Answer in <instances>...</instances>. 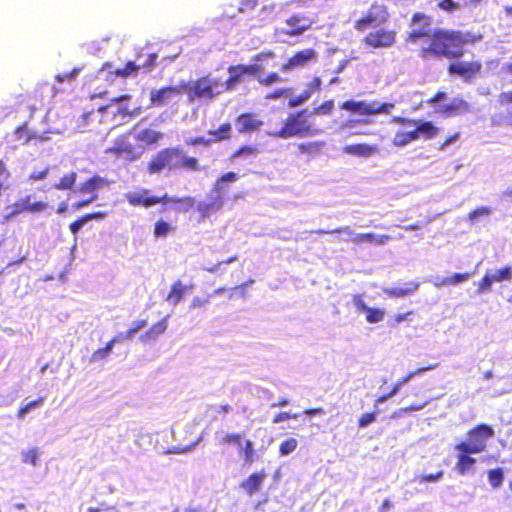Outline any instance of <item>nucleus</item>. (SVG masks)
<instances>
[{"label":"nucleus","mask_w":512,"mask_h":512,"mask_svg":"<svg viewBox=\"0 0 512 512\" xmlns=\"http://www.w3.org/2000/svg\"><path fill=\"white\" fill-rule=\"evenodd\" d=\"M431 25V16L421 12L414 13L410 21L411 31L407 36V41L411 43L425 39L418 50V56L424 61L461 59L465 55L466 45H473L483 39L481 33L443 28L431 30Z\"/></svg>","instance_id":"f257e3e1"},{"label":"nucleus","mask_w":512,"mask_h":512,"mask_svg":"<svg viewBox=\"0 0 512 512\" xmlns=\"http://www.w3.org/2000/svg\"><path fill=\"white\" fill-rule=\"evenodd\" d=\"M276 58L277 56L274 51L264 50L255 54L250 64L230 65L227 68L229 76L225 81H222L225 92L234 89L242 83L246 76L255 78L259 85L264 87L283 82L284 78L276 71L264 73L265 69L277 66Z\"/></svg>","instance_id":"f03ea898"},{"label":"nucleus","mask_w":512,"mask_h":512,"mask_svg":"<svg viewBox=\"0 0 512 512\" xmlns=\"http://www.w3.org/2000/svg\"><path fill=\"white\" fill-rule=\"evenodd\" d=\"M183 168L190 171L201 169L198 159L195 157H184L180 147H169L160 150L147 164L149 174L160 173L164 169L173 170Z\"/></svg>","instance_id":"7ed1b4c3"},{"label":"nucleus","mask_w":512,"mask_h":512,"mask_svg":"<svg viewBox=\"0 0 512 512\" xmlns=\"http://www.w3.org/2000/svg\"><path fill=\"white\" fill-rule=\"evenodd\" d=\"M391 121L401 126H414L411 131H398L395 133L392 144L396 147H404L420 138L433 139L439 133V128L431 121L416 120L402 116H394Z\"/></svg>","instance_id":"20e7f679"},{"label":"nucleus","mask_w":512,"mask_h":512,"mask_svg":"<svg viewBox=\"0 0 512 512\" xmlns=\"http://www.w3.org/2000/svg\"><path fill=\"white\" fill-rule=\"evenodd\" d=\"M320 133V129L315 128L309 121L307 110H300L288 114L283 121L281 128L271 136L288 139L292 137H309Z\"/></svg>","instance_id":"39448f33"},{"label":"nucleus","mask_w":512,"mask_h":512,"mask_svg":"<svg viewBox=\"0 0 512 512\" xmlns=\"http://www.w3.org/2000/svg\"><path fill=\"white\" fill-rule=\"evenodd\" d=\"M224 92L225 89L223 87L221 78L212 77L211 74L200 77L193 83L189 82V88L186 91L188 94V99L191 102L195 101L196 99H205L211 101Z\"/></svg>","instance_id":"423d86ee"},{"label":"nucleus","mask_w":512,"mask_h":512,"mask_svg":"<svg viewBox=\"0 0 512 512\" xmlns=\"http://www.w3.org/2000/svg\"><path fill=\"white\" fill-rule=\"evenodd\" d=\"M493 435L494 430L490 425L480 423L468 430L467 439L457 443L454 448L479 454L486 450L487 441L493 437Z\"/></svg>","instance_id":"0eeeda50"},{"label":"nucleus","mask_w":512,"mask_h":512,"mask_svg":"<svg viewBox=\"0 0 512 512\" xmlns=\"http://www.w3.org/2000/svg\"><path fill=\"white\" fill-rule=\"evenodd\" d=\"M447 65V73L451 77L459 78L463 83L472 84L481 77L483 64L480 60L463 61L453 59Z\"/></svg>","instance_id":"6e6552de"},{"label":"nucleus","mask_w":512,"mask_h":512,"mask_svg":"<svg viewBox=\"0 0 512 512\" xmlns=\"http://www.w3.org/2000/svg\"><path fill=\"white\" fill-rule=\"evenodd\" d=\"M221 445H232L238 450L246 464H252L256 459V450L252 440L245 438L240 432H227L219 440Z\"/></svg>","instance_id":"1a4fd4ad"},{"label":"nucleus","mask_w":512,"mask_h":512,"mask_svg":"<svg viewBox=\"0 0 512 512\" xmlns=\"http://www.w3.org/2000/svg\"><path fill=\"white\" fill-rule=\"evenodd\" d=\"M394 107V103H378L376 101L367 103L365 101L355 100H347L341 105L342 109L360 115L388 114Z\"/></svg>","instance_id":"9d476101"},{"label":"nucleus","mask_w":512,"mask_h":512,"mask_svg":"<svg viewBox=\"0 0 512 512\" xmlns=\"http://www.w3.org/2000/svg\"><path fill=\"white\" fill-rule=\"evenodd\" d=\"M189 88L188 81H180L175 86H165L160 89H154L150 92V104L153 107H161L168 104L174 97L180 96Z\"/></svg>","instance_id":"9b49d317"},{"label":"nucleus","mask_w":512,"mask_h":512,"mask_svg":"<svg viewBox=\"0 0 512 512\" xmlns=\"http://www.w3.org/2000/svg\"><path fill=\"white\" fill-rule=\"evenodd\" d=\"M106 153L113 155L115 158L131 162L138 159L142 151H138L132 144L130 134H124L114 141V144L106 150Z\"/></svg>","instance_id":"f8f14e48"},{"label":"nucleus","mask_w":512,"mask_h":512,"mask_svg":"<svg viewBox=\"0 0 512 512\" xmlns=\"http://www.w3.org/2000/svg\"><path fill=\"white\" fill-rule=\"evenodd\" d=\"M32 196L27 195L23 198L16 200L9 206V212L5 216L7 220L13 219L16 216L23 213H42L49 207L47 202L44 201H35L31 202Z\"/></svg>","instance_id":"ddd939ff"},{"label":"nucleus","mask_w":512,"mask_h":512,"mask_svg":"<svg viewBox=\"0 0 512 512\" xmlns=\"http://www.w3.org/2000/svg\"><path fill=\"white\" fill-rule=\"evenodd\" d=\"M318 58V53L314 48H305L295 52L280 66V71L283 73L291 72L294 69L305 68L310 63L315 62Z\"/></svg>","instance_id":"4468645a"},{"label":"nucleus","mask_w":512,"mask_h":512,"mask_svg":"<svg viewBox=\"0 0 512 512\" xmlns=\"http://www.w3.org/2000/svg\"><path fill=\"white\" fill-rule=\"evenodd\" d=\"M362 42L371 48H388L396 42V32L394 30L378 29L369 32Z\"/></svg>","instance_id":"2eb2a0df"},{"label":"nucleus","mask_w":512,"mask_h":512,"mask_svg":"<svg viewBox=\"0 0 512 512\" xmlns=\"http://www.w3.org/2000/svg\"><path fill=\"white\" fill-rule=\"evenodd\" d=\"M387 15L381 6L372 5L368 12L361 18L355 21L354 28L357 31H365L371 26L382 24L386 21Z\"/></svg>","instance_id":"dca6fc26"},{"label":"nucleus","mask_w":512,"mask_h":512,"mask_svg":"<svg viewBox=\"0 0 512 512\" xmlns=\"http://www.w3.org/2000/svg\"><path fill=\"white\" fill-rule=\"evenodd\" d=\"M512 279V267L504 266L498 269L495 273H485L480 279L477 285V293L489 292L492 288L493 283L510 281Z\"/></svg>","instance_id":"f3484780"},{"label":"nucleus","mask_w":512,"mask_h":512,"mask_svg":"<svg viewBox=\"0 0 512 512\" xmlns=\"http://www.w3.org/2000/svg\"><path fill=\"white\" fill-rule=\"evenodd\" d=\"M285 23L289 26V29L285 30L284 34L298 36L311 29L313 20L304 15L294 14L287 18Z\"/></svg>","instance_id":"a211bd4d"},{"label":"nucleus","mask_w":512,"mask_h":512,"mask_svg":"<svg viewBox=\"0 0 512 512\" xmlns=\"http://www.w3.org/2000/svg\"><path fill=\"white\" fill-rule=\"evenodd\" d=\"M236 124L237 131L240 134H245L259 130L263 125V121L254 113H242L237 116Z\"/></svg>","instance_id":"6ab92c4d"},{"label":"nucleus","mask_w":512,"mask_h":512,"mask_svg":"<svg viewBox=\"0 0 512 512\" xmlns=\"http://www.w3.org/2000/svg\"><path fill=\"white\" fill-rule=\"evenodd\" d=\"M13 135L14 140L21 145H26L31 141L43 142L48 139L46 136L30 131L27 122L17 126L13 131Z\"/></svg>","instance_id":"aec40b11"},{"label":"nucleus","mask_w":512,"mask_h":512,"mask_svg":"<svg viewBox=\"0 0 512 512\" xmlns=\"http://www.w3.org/2000/svg\"><path fill=\"white\" fill-rule=\"evenodd\" d=\"M266 476L267 474L264 469L253 472L240 483V487L246 492L247 495L252 496L260 490Z\"/></svg>","instance_id":"412c9836"},{"label":"nucleus","mask_w":512,"mask_h":512,"mask_svg":"<svg viewBox=\"0 0 512 512\" xmlns=\"http://www.w3.org/2000/svg\"><path fill=\"white\" fill-rule=\"evenodd\" d=\"M470 104L462 98H454L449 104L444 105L439 113L446 117L462 115L470 112Z\"/></svg>","instance_id":"4be33fe9"},{"label":"nucleus","mask_w":512,"mask_h":512,"mask_svg":"<svg viewBox=\"0 0 512 512\" xmlns=\"http://www.w3.org/2000/svg\"><path fill=\"white\" fill-rule=\"evenodd\" d=\"M168 316L162 318L158 322L154 323L148 330L142 333L139 337L143 343H151L156 341L167 329Z\"/></svg>","instance_id":"5701e85b"},{"label":"nucleus","mask_w":512,"mask_h":512,"mask_svg":"<svg viewBox=\"0 0 512 512\" xmlns=\"http://www.w3.org/2000/svg\"><path fill=\"white\" fill-rule=\"evenodd\" d=\"M153 196L149 194L148 189H142L139 192H128L125 194V198L129 205L136 207L141 206L149 208L153 206Z\"/></svg>","instance_id":"b1692460"},{"label":"nucleus","mask_w":512,"mask_h":512,"mask_svg":"<svg viewBox=\"0 0 512 512\" xmlns=\"http://www.w3.org/2000/svg\"><path fill=\"white\" fill-rule=\"evenodd\" d=\"M343 152L356 157L368 158L378 152V147L367 143H357L344 146Z\"/></svg>","instance_id":"393cba45"},{"label":"nucleus","mask_w":512,"mask_h":512,"mask_svg":"<svg viewBox=\"0 0 512 512\" xmlns=\"http://www.w3.org/2000/svg\"><path fill=\"white\" fill-rule=\"evenodd\" d=\"M109 181L99 175H94L80 184L78 192L82 194L97 195L95 192L108 186Z\"/></svg>","instance_id":"a878e982"},{"label":"nucleus","mask_w":512,"mask_h":512,"mask_svg":"<svg viewBox=\"0 0 512 512\" xmlns=\"http://www.w3.org/2000/svg\"><path fill=\"white\" fill-rule=\"evenodd\" d=\"M192 288L193 285L185 286L181 280H176L171 285L170 291L166 296V301L173 305H177L183 299L184 294L191 291Z\"/></svg>","instance_id":"bb28decb"},{"label":"nucleus","mask_w":512,"mask_h":512,"mask_svg":"<svg viewBox=\"0 0 512 512\" xmlns=\"http://www.w3.org/2000/svg\"><path fill=\"white\" fill-rule=\"evenodd\" d=\"M480 1L481 0H440L437 6L447 13H453L465 7L476 6Z\"/></svg>","instance_id":"cd10ccee"},{"label":"nucleus","mask_w":512,"mask_h":512,"mask_svg":"<svg viewBox=\"0 0 512 512\" xmlns=\"http://www.w3.org/2000/svg\"><path fill=\"white\" fill-rule=\"evenodd\" d=\"M457 454V462H456V470L458 473L464 475L469 470L473 468V466L476 463V459L471 457V454H474L473 452H467L463 449H455Z\"/></svg>","instance_id":"c85d7f7f"},{"label":"nucleus","mask_w":512,"mask_h":512,"mask_svg":"<svg viewBox=\"0 0 512 512\" xmlns=\"http://www.w3.org/2000/svg\"><path fill=\"white\" fill-rule=\"evenodd\" d=\"M351 241L356 244H360L363 242L375 243L378 245H383L388 240L391 239L389 235H376L374 233H361V234H352Z\"/></svg>","instance_id":"c756f323"},{"label":"nucleus","mask_w":512,"mask_h":512,"mask_svg":"<svg viewBox=\"0 0 512 512\" xmlns=\"http://www.w3.org/2000/svg\"><path fill=\"white\" fill-rule=\"evenodd\" d=\"M195 206L197 211L200 213V219L202 220L207 218L212 212L220 210L223 206V200L219 196L209 203L199 202Z\"/></svg>","instance_id":"7c9ffc66"},{"label":"nucleus","mask_w":512,"mask_h":512,"mask_svg":"<svg viewBox=\"0 0 512 512\" xmlns=\"http://www.w3.org/2000/svg\"><path fill=\"white\" fill-rule=\"evenodd\" d=\"M419 287L418 282L411 281L405 287H392L384 289V293L392 298H400L414 293Z\"/></svg>","instance_id":"2f4dec72"},{"label":"nucleus","mask_w":512,"mask_h":512,"mask_svg":"<svg viewBox=\"0 0 512 512\" xmlns=\"http://www.w3.org/2000/svg\"><path fill=\"white\" fill-rule=\"evenodd\" d=\"M473 273L471 272H464V273H455L451 276L444 277L437 282H435L436 287H442V286H453L462 282L467 281Z\"/></svg>","instance_id":"473e14b6"},{"label":"nucleus","mask_w":512,"mask_h":512,"mask_svg":"<svg viewBox=\"0 0 512 512\" xmlns=\"http://www.w3.org/2000/svg\"><path fill=\"white\" fill-rule=\"evenodd\" d=\"M232 125L229 122L221 124L216 130H209L208 135L212 136V142H221L231 137Z\"/></svg>","instance_id":"72a5a7b5"},{"label":"nucleus","mask_w":512,"mask_h":512,"mask_svg":"<svg viewBox=\"0 0 512 512\" xmlns=\"http://www.w3.org/2000/svg\"><path fill=\"white\" fill-rule=\"evenodd\" d=\"M163 134L159 131L153 130V129H143L141 130L137 136L136 139L138 141H141L147 145H152L157 143L160 139H162Z\"/></svg>","instance_id":"f704fd0d"},{"label":"nucleus","mask_w":512,"mask_h":512,"mask_svg":"<svg viewBox=\"0 0 512 512\" xmlns=\"http://www.w3.org/2000/svg\"><path fill=\"white\" fill-rule=\"evenodd\" d=\"M174 230L175 226L160 218L154 224L153 235L156 238H165Z\"/></svg>","instance_id":"c9c22d12"},{"label":"nucleus","mask_w":512,"mask_h":512,"mask_svg":"<svg viewBox=\"0 0 512 512\" xmlns=\"http://www.w3.org/2000/svg\"><path fill=\"white\" fill-rule=\"evenodd\" d=\"M258 153L259 149L256 145H242L231 153L230 159L249 158L258 155Z\"/></svg>","instance_id":"e433bc0d"},{"label":"nucleus","mask_w":512,"mask_h":512,"mask_svg":"<svg viewBox=\"0 0 512 512\" xmlns=\"http://www.w3.org/2000/svg\"><path fill=\"white\" fill-rule=\"evenodd\" d=\"M487 479L493 489H499L504 481V470L496 467L487 471Z\"/></svg>","instance_id":"4c0bfd02"},{"label":"nucleus","mask_w":512,"mask_h":512,"mask_svg":"<svg viewBox=\"0 0 512 512\" xmlns=\"http://www.w3.org/2000/svg\"><path fill=\"white\" fill-rule=\"evenodd\" d=\"M173 204L177 205L176 211L186 213L195 207L196 201L192 196H182L173 199Z\"/></svg>","instance_id":"58836bf2"},{"label":"nucleus","mask_w":512,"mask_h":512,"mask_svg":"<svg viewBox=\"0 0 512 512\" xmlns=\"http://www.w3.org/2000/svg\"><path fill=\"white\" fill-rule=\"evenodd\" d=\"M437 367H438L437 363L429 364V365L424 366V367H419V368H417V369H415L413 371H410L409 373H407L405 376H403L402 378H400L396 382L402 387L406 383H408L412 378H414L415 376L420 375V374H422V373H424L426 371L433 370V369H435Z\"/></svg>","instance_id":"ea45409f"},{"label":"nucleus","mask_w":512,"mask_h":512,"mask_svg":"<svg viewBox=\"0 0 512 512\" xmlns=\"http://www.w3.org/2000/svg\"><path fill=\"white\" fill-rule=\"evenodd\" d=\"M238 179V175L233 172L229 171L224 174H222L220 177H218L214 183L213 190L217 192H221L224 190L223 184L226 182H235Z\"/></svg>","instance_id":"a19ab883"},{"label":"nucleus","mask_w":512,"mask_h":512,"mask_svg":"<svg viewBox=\"0 0 512 512\" xmlns=\"http://www.w3.org/2000/svg\"><path fill=\"white\" fill-rule=\"evenodd\" d=\"M497 101L500 106L507 107L512 104V90L501 92L498 95ZM506 118L510 124H512V108L507 109Z\"/></svg>","instance_id":"79ce46f5"},{"label":"nucleus","mask_w":512,"mask_h":512,"mask_svg":"<svg viewBox=\"0 0 512 512\" xmlns=\"http://www.w3.org/2000/svg\"><path fill=\"white\" fill-rule=\"evenodd\" d=\"M76 179H77L76 172H71L69 174H66L60 179V181L58 183H56L54 185V188L58 189V190L71 189L75 185Z\"/></svg>","instance_id":"37998d69"},{"label":"nucleus","mask_w":512,"mask_h":512,"mask_svg":"<svg viewBox=\"0 0 512 512\" xmlns=\"http://www.w3.org/2000/svg\"><path fill=\"white\" fill-rule=\"evenodd\" d=\"M139 72V66L136 62L128 61L121 69H116L114 74L119 77L127 78Z\"/></svg>","instance_id":"c03bdc74"},{"label":"nucleus","mask_w":512,"mask_h":512,"mask_svg":"<svg viewBox=\"0 0 512 512\" xmlns=\"http://www.w3.org/2000/svg\"><path fill=\"white\" fill-rule=\"evenodd\" d=\"M158 59L157 53H149L145 56V59L142 62L137 63L139 66V71L143 70V72H150L156 65Z\"/></svg>","instance_id":"a18cd8bd"},{"label":"nucleus","mask_w":512,"mask_h":512,"mask_svg":"<svg viewBox=\"0 0 512 512\" xmlns=\"http://www.w3.org/2000/svg\"><path fill=\"white\" fill-rule=\"evenodd\" d=\"M322 146V142L300 143L297 145V150L301 154H316L319 152Z\"/></svg>","instance_id":"49530a36"},{"label":"nucleus","mask_w":512,"mask_h":512,"mask_svg":"<svg viewBox=\"0 0 512 512\" xmlns=\"http://www.w3.org/2000/svg\"><path fill=\"white\" fill-rule=\"evenodd\" d=\"M298 442L295 438L289 437L282 441L279 445V453L281 456L288 455L296 450Z\"/></svg>","instance_id":"de8ad7c7"},{"label":"nucleus","mask_w":512,"mask_h":512,"mask_svg":"<svg viewBox=\"0 0 512 512\" xmlns=\"http://www.w3.org/2000/svg\"><path fill=\"white\" fill-rule=\"evenodd\" d=\"M366 314V321L374 324L381 322L384 319L385 311L380 308L369 307Z\"/></svg>","instance_id":"09e8293b"},{"label":"nucleus","mask_w":512,"mask_h":512,"mask_svg":"<svg viewBox=\"0 0 512 512\" xmlns=\"http://www.w3.org/2000/svg\"><path fill=\"white\" fill-rule=\"evenodd\" d=\"M12 174L9 170L7 164L0 159V184L4 186V191L8 190L10 187V180H11Z\"/></svg>","instance_id":"8fccbe9b"},{"label":"nucleus","mask_w":512,"mask_h":512,"mask_svg":"<svg viewBox=\"0 0 512 512\" xmlns=\"http://www.w3.org/2000/svg\"><path fill=\"white\" fill-rule=\"evenodd\" d=\"M38 454L39 452L37 448H30L26 451H23L21 453L22 462L34 466L37 463Z\"/></svg>","instance_id":"3c124183"},{"label":"nucleus","mask_w":512,"mask_h":512,"mask_svg":"<svg viewBox=\"0 0 512 512\" xmlns=\"http://www.w3.org/2000/svg\"><path fill=\"white\" fill-rule=\"evenodd\" d=\"M43 401H44V398L39 397L33 401L28 402L27 404H25L24 406H22L21 408L18 409L17 417L23 418L28 411L41 405L43 403Z\"/></svg>","instance_id":"603ef678"},{"label":"nucleus","mask_w":512,"mask_h":512,"mask_svg":"<svg viewBox=\"0 0 512 512\" xmlns=\"http://www.w3.org/2000/svg\"><path fill=\"white\" fill-rule=\"evenodd\" d=\"M291 94L290 88H278L273 90L272 92L266 94V100H277L280 98L288 97Z\"/></svg>","instance_id":"864d4df0"},{"label":"nucleus","mask_w":512,"mask_h":512,"mask_svg":"<svg viewBox=\"0 0 512 512\" xmlns=\"http://www.w3.org/2000/svg\"><path fill=\"white\" fill-rule=\"evenodd\" d=\"M491 213V208L486 206L478 207L468 213V219L475 221L478 217L488 216Z\"/></svg>","instance_id":"5fc2aeb1"},{"label":"nucleus","mask_w":512,"mask_h":512,"mask_svg":"<svg viewBox=\"0 0 512 512\" xmlns=\"http://www.w3.org/2000/svg\"><path fill=\"white\" fill-rule=\"evenodd\" d=\"M444 475V472L442 470L438 471L434 474H423L415 478L416 481L419 483H425V482H436L440 480Z\"/></svg>","instance_id":"6e6d98bb"},{"label":"nucleus","mask_w":512,"mask_h":512,"mask_svg":"<svg viewBox=\"0 0 512 512\" xmlns=\"http://www.w3.org/2000/svg\"><path fill=\"white\" fill-rule=\"evenodd\" d=\"M322 80L320 77H314L309 83L306 85V93H309V97L315 92H319L321 90Z\"/></svg>","instance_id":"4d7b16f0"},{"label":"nucleus","mask_w":512,"mask_h":512,"mask_svg":"<svg viewBox=\"0 0 512 512\" xmlns=\"http://www.w3.org/2000/svg\"><path fill=\"white\" fill-rule=\"evenodd\" d=\"M298 416H299L298 413H289V412H286V411H281V412L277 413L273 417L272 422L273 423H280V422L288 421V420H291V419H297Z\"/></svg>","instance_id":"13d9d810"},{"label":"nucleus","mask_w":512,"mask_h":512,"mask_svg":"<svg viewBox=\"0 0 512 512\" xmlns=\"http://www.w3.org/2000/svg\"><path fill=\"white\" fill-rule=\"evenodd\" d=\"M80 68H74L72 71L68 73L58 74L56 75L55 79L59 83H63L65 81H71L74 80L77 74L80 72Z\"/></svg>","instance_id":"bf43d9fd"},{"label":"nucleus","mask_w":512,"mask_h":512,"mask_svg":"<svg viewBox=\"0 0 512 512\" xmlns=\"http://www.w3.org/2000/svg\"><path fill=\"white\" fill-rule=\"evenodd\" d=\"M376 420V412L364 413L358 419L359 427H366L369 424L373 423Z\"/></svg>","instance_id":"052dcab7"},{"label":"nucleus","mask_w":512,"mask_h":512,"mask_svg":"<svg viewBox=\"0 0 512 512\" xmlns=\"http://www.w3.org/2000/svg\"><path fill=\"white\" fill-rule=\"evenodd\" d=\"M49 171H50L49 166L45 167L44 169H42L40 171H33L29 174L28 179L30 181L43 180L47 177V175L49 174Z\"/></svg>","instance_id":"680f3d73"},{"label":"nucleus","mask_w":512,"mask_h":512,"mask_svg":"<svg viewBox=\"0 0 512 512\" xmlns=\"http://www.w3.org/2000/svg\"><path fill=\"white\" fill-rule=\"evenodd\" d=\"M210 301V295L201 298V297H194L189 305L190 309H198L204 307L206 304H208Z\"/></svg>","instance_id":"e2e57ef3"},{"label":"nucleus","mask_w":512,"mask_h":512,"mask_svg":"<svg viewBox=\"0 0 512 512\" xmlns=\"http://www.w3.org/2000/svg\"><path fill=\"white\" fill-rule=\"evenodd\" d=\"M353 304L355 305L357 311L367 312L369 307L365 304L363 300V296L361 294H355L353 296Z\"/></svg>","instance_id":"0e129e2a"},{"label":"nucleus","mask_w":512,"mask_h":512,"mask_svg":"<svg viewBox=\"0 0 512 512\" xmlns=\"http://www.w3.org/2000/svg\"><path fill=\"white\" fill-rule=\"evenodd\" d=\"M85 223H87V221L83 215L76 219L75 221H73L72 223H70L69 229L74 235H76Z\"/></svg>","instance_id":"69168bd1"},{"label":"nucleus","mask_w":512,"mask_h":512,"mask_svg":"<svg viewBox=\"0 0 512 512\" xmlns=\"http://www.w3.org/2000/svg\"><path fill=\"white\" fill-rule=\"evenodd\" d=\"M258 4V0H241L239 11L246 12L253 10Z\"/></svg>","instance_id":"338daca9"},{"label":"nucleus","mask_w":512,"mask_h":512,"mask_svg":"<svg viewBox=\"0 0 512 512\" xmlns=\"http://www.w3.org/2000/svg\"><path fill=\"white\" fill-rule=\"evenodd\" d=\"M309 93H306L305 91L303 93H301L300 95L292 98L289 100V106L290 107H296V106H299L300 104H302L304 101H306L307 99H309Z\"/></svg>","instance_id":"774afa93"}]
</instances>
